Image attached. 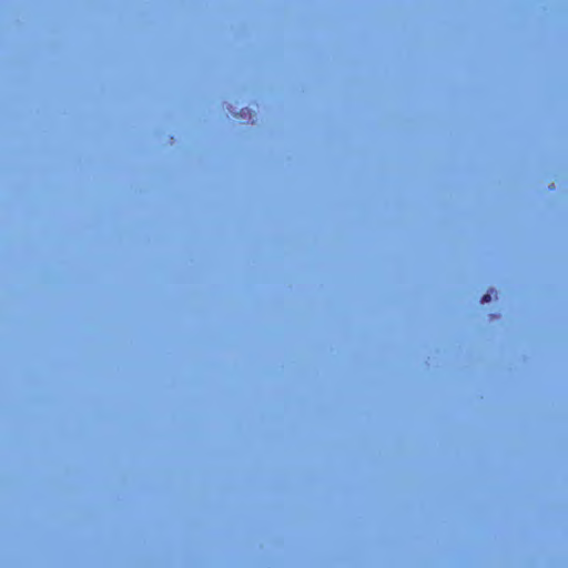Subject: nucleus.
<instances>
[{
	"instance_id": "obj_1",
	"label": "nucleus",
	"mask_w": 568,
	"mask_h": 568,
	"mask_svg": "<svg viewBox=\"0 0 568 568\" xmlns=\"http://www.w3.org/2000/svg\"><path fill=\"white\" fill-rule=\"evenodd\" d=\"M490 294L489 293H486L483 297H481V303H488L490 301Z\"/></svg>"
}]
</instances>
